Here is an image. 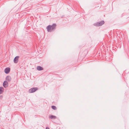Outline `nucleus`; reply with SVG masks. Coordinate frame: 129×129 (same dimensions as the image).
I'll return each instance as SVG.
<instances>
[{
	"label": "nucleus",
	"instance_id": "nucleus-1",
	"mask_svg": "<svg viewBox=\"0 0 129 129\" xmlns=\"http://www.w3.org/2000/svg\"><path fill=\"white\" fill-rule=\"evenodd\" d=\"M56 26L55 24H53L52 25H49L47 26V29L48 32H51L54 29Z\"/></svg>",
	"mask_w": 129,
	"mask_h": 129
},
{
	"label": "nucleus",
	"instance_id": "nucleus-2",
	"mask_svg": "<svg viewBox=\"0 0 129 129\" xmlns=\"http://www.w3.org/2000/svg\"><path fill=\"white\" fill-rule=\"evenodd\" d=\"M38 89L37 88H33L30 89L29 91L30 93H33L35 92Z\"/></svg>",
	"mask_w": 129,
	"mask_h": 129
},
{
	"label": "nucleus",
	"instance_id": "nucleus-3",
	"mask_svg": "<svg viewBox=\"0 0 129 129\" xmlns=\"http://www.w3.org/2000/svg\"><path fill=\"white\" fill-rule=\"evenodd\" d=\"M104 22L103 21H102L99 23H98L96 24V25L97 26H101L104 24Z\"/></svg>",
	"mask_w": 129,
	"mask_h": 129
},
{
	"label": "nucleus",
	"instance_id": "nucleus-4",
	"mask_svg": "<svg viewBox=\"0 0 129 129\" xmlns=\"http://www.w3.org/2000/svg\"><path fill=\"white\" fill-rule=\"evenodd\" d=\"M19 57L18 56H16L14 59V62L15 63H17L18 61V60Z\"/></svg>",
	"mask_w": 129,
	"mask_h": 129
},
{
	"label": "nucleus",
	"instance_id": "nucleus-5",
	"mask_svg": "<svg viewBox=\"0 0 129 129\" xmlns=\"http://www.w3.org/2000/svg\"><path fill=\"white\" fill-rule=\"evenodd\" d=\"M10 71V68L8 67L6 68L4 72L8 74L9 73Z\"/></svg>",
	"mask_w": 129,
	"mask_h": 129
},
{
	"label": "nucleus",
	"instance_id": "nucleus-6",
	"mask_svg": "<svg viewBox=\"0 0 129 129\" xmlns=\"http://www.w3.org/2000/svg\"><path fill=\"white\" fill-rule=\"evenodd\" d=\"M8 85V83L6 81H4L3 83V86L5 87H7Z\"/></svg>",
	"mask_w": 129,
	"mask_h": 129
},
{
	"label": "nucleus",
	"instance_id": "nucleus-7",
	"mask_svg": "<svg viewBox=\"0 0 129 129\" xmlns=\"http://www.w3.org/2000/svg\"><path fill=\"white\" fill-rule=\"evenodd\" d=\"M6 80L8 82H10L11 80V77L10 76H7L6 78Z\"/></svg>",
	"mask_w": 129,
	"mask_h": 129
},
{
	"label": "nucleus",
	"instance_id": "nucleus-8",
	"mask_svg": "<svg viewBox=\"0 0 129 129\" xmlns=\"http://www.w3.org/2000/svg\"><path fill=\"white\" fill-rule=\"evenodd\" d=\"M37 70L39 71L42 70H43V69L42 67L40 66L37 67Z\"/></svg>",
	"mask_w": 129,
	"mask_h": 129
},
{
	"label": "nucleus",
	"instance_id": "nucleus-9",
	"mask_svg": "<svg viewBox=\"0 0 129 129\" xmlns=\"http://www.w3.org/2000/svg\"><path fill=\"white\" fill-rule=\"evenodd\" d=\"M49 117L51 119H55L56 118V116L52 115H50L49 116Z\"/></svg>",
	"mask_w": 129,
	"mask_h": 129
},
{
	"label": "nucleus",
	"instance_id": "nucleus-10",
	"mask_svg": "<svg viewBox=\"0 0 129 129\" xmlns=\"http://www.w3.org/2000/svg\"><path fill=\"white\" fill-rule=\"evenodd\" d=\"M3 88L2 87H0V94H1L3 92Z\"/></svg>",
	"mask_w": 129,
	"mask_h": 129
},
{
	"label": "nucleus",
	"instance_id": "nucleus-11",
	"mask_svg": "<svg viewBox=\"0 0 129 129\" xmlns=\"http://www.w3.org/2000/svg\"><path fill=\"white\" fill-rule=\"evenodd\" d=\"M54 110H55L56 109V107L55 106H52L51 107Z\"/></svg>",
	"mask_w": 129,
	"mask_h": 129
},
{
	"label": "nucleus",
	"instance_id": "nucleus-12",
	"mask_svg": "<svg viewBox=\"0 0 129 129\" xmlns=\"http://www.w3.org/2000/svg\"><path fill=\"white\" fill-rule=\"evenodd\" d=\"M46 129H49V128L48 127H46Z\"/></svg>",
	"mask_w": 129,
	"mask_h": 129
}]
</instances>
